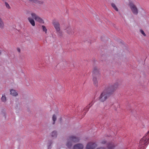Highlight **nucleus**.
<instances>
[{"label": "nucleus", "instance_id": "obj_3", "mask_svg": "<svg viewBox=\"0 0 149 149\" xmlns=\"http://www.w3.org/2000/svg\"><path fill=\"white\" fill-rule=\"evenodd\" d=\"M79 141L78 138L73 135L68 137L67 139V142L66 145L68 148H71L73 143L78 142Z\"/></svg>", "mask_w": 149, "mask_h": 149}, {"label": "nucleus", "instance_id": "obj_29", "mask_svg": "<svg viewBox=\"0 0 149 149\" xmlns=\"http://www.w3.org/2000/svg\"><path fill=\"white\" fill-rule=\"evenodd\" d=\"M97 149H105L104 148L101 147L99 148H97Z\"/></svg>", "mask_w": 149, "mask_h": 149}, {"label": "nucleus", "instance_id": "obj_13", "mask_svg": "<svg viewBox=\"0 0 149 149\" xmlns=\"http://www.w3.org/2000/svg\"><path fill=\"white\" fill-rule=\"evenodd\" d=\"M10 94L14 96H16L18 95L17 92L15 91L13 89L10 90Z\"/></svg>", "mask_w": 149, "mask_h": 149}, {"label": "nucleus", "instance_id": "obj_21", "mask_svg": "<svg viewBox=\"0 0 149 149\" xmlns=\"http://www.w3.org/2000/svg\"><path fill=\"white\" fill-rule=\"evenodd\" d=\"M29 1L30 2L34 3H40V1H38V0H29Z\"/></svg>", "mask_w": 149, "mask_h": 149}, {"label": "nucleus", "instance_id": "obj_19", "mask_svg": "<svg viewBox=\"0 0 149 149\" xmlns=\"http://www.w3.org/2000/svg\"><path fill=\"white\" fill-rule=\"evenodd\" d=\"M111 6L116 11H118V9L116 6V5L113 3H112L111 4Z\"/></svg>", "mask_w": 149, "mask_h": 149}, {"label": "nucleus", "instance_id": "obj_9", "mask_svg": "<svg viewBox=\"0 0 149 149\" xmlns=\"http://www.w3.org/2000/svg\"><path fill=\"white\" fill-rule=\"evenodd\" d=\"M53 24L56 31H59L60 30V24L58 22L56 21L53 22Z\"/></svg>", "mask_w": 149, "mask_h": 149}, {"label": "nucleus", "instance_id": "obj_23", "mask_svg": "<svg viewBox=\"0 0 149 149\" xmlns=\"http://www.w3.org/2000/svg\"><path fill=\"white\" fill-rule=\"evenodd\" d=\"M42 28L43 31L45 32L46 33L47 31V29H46V27L44 26H42Z\"/></svg>", "mask_w": 149, "mask_h": 149}, {"label": "nucleus", "instance_id": "obj_27", "mask_svg": "<svg viewBox=\"0 0 149 149\" xmlns=\"http://www.w3.org/2000/svg\"><path fill=\"white\" fill-rule=\"evenodd\" d=\"M101 143L103 144H104L106 143V141H103L101 142Z\"/></svg>", "mask_w": 149, "mask_h": 149}, {"label": "nucleus", "instance_id": "obj_14", "mask_svg": "<svg viewBox=\"0 0 149 149\" xmlns=\"http://www.w3.org/2000/svg\"><path fill=\"white\" fill-rule=\"evenodd\" d=\"M28 19L29 22L33 26H35V22L34 19H33L31 17H29L28 18Z\"/></svg>", "mask_w": 149, "mask_h": 149}, {"label": "nucleus", "instance_id": "obj_30", "mask_svg": "<svg viewBox=\"0 0 149 149\" xmlns=\"http://www.w3.org/2000/svg\"><path fill=\"white\" fill-rule=\"evenodd\" d=\"M1 50H0V55L1 54Z\"/></svg>", "mask_w": 149, "mask_h": 149}, {"label": "nucleus", "instance_id": "obj_4", "mask_svg": "<svg viewBox=\"0 0 149 149\" xmlns=\"http://www.w3.org/2000/svg\"><path fill=\"white\" fill-rule=\"evenodd\" d=\"M99 71L96 68H95L93 71V81L94 85L97 86L98 83L97 80V77L99 76Z\"/></svg>", "mask_w": 149, "mask_h": 149}, {"label": "nucleus", "instance_id": "obj_1", "mask_svg": "<svg viewBox=\"0 0 149 149\" xmlns=\"http://www.w3.org/2000/svg\"><path fill=\"white\" fill-rule=\"evenodd\" d=\"M118 85V83L116 82L113 85L107 86L100 94L99 98V100L101 102L105 101L116 90Z\"/></svg>", "mask_w": 149, "mask_h": 149}, {"label": "nucleus", "instance_id": "obj_6", "mask_svg": "<svg viewBox=\"0 0 149 149\" xmlns=\"http://www.w3.org/2000/svg\"><path fill=\"white\" fill-rule=\"evenodd\" d=\"M31 15L32 17L34 18L36 21L40 23H43V20L35 13H31Z\"/></svg>", "mask_w": 149, "mask_h": 149}, {"label": "nucleus", "instance_id": "obj_7", "mask_svg": "<svg viewBox=\"0 0 149 149\" xmlns=\"http://www.w3.org/2000/svg\"><path fill=\"white\" fill-rule=\"evenodd\" d=\"M65 32L70 36L73 35L74 33V29L71 26H68L65 29Z\"/></svg>", "mask_w": 149, "mask_h": 149}, {"label": "nucleus", "instance_id": "obj_10", "mask_svg": "<svg viewBox=\"0 0 149 149\" xmlns=\"http://www.w3.org/2000/svg\"><path fill=\"white\" fill-rule=\"evenodd\" d=\"M46 41L48 42L51 43L54 40V38L52 35L47 37L46 39Z\"/></svg>", "mask_w": 149, "mask_h": 149}, {"label": "nucleus", "instance_id": "obj_5", "mask_svg": "<svg viewBox=\"0 0 149 149\" xmlns=\"http://www.w3.org/2000/svg\"><path fill=\"white\" fill-rule=\"evenodd\" d=\"M129 6L133 13L137 15L138 13V10L136 6L132 3H130Z\"/></svg>", "mask_w": 149, "mask_h": 149}, {"label": "nucleus", "instance_id": "obj_18", "mask_svg": "<svg viewBox=\"0 0 149 149\" xmlns=\"http://www.w3.org/2000/svg\"><path fill=\"white\" fill-rule=\"evenodd\" d=\"M1 100L2 102H5L6 101V97L5 94H3L2 95L1 98Z\"/></svg>", "mask_w": 149, "mask_h": 149}, {"label": "nucleus", "instance_id": "obj_28", "mask_svg": "<svg viewBox=\"0 0 149 149\" xmlns=\"http://www.w3.org/2000/svg\"><path fill=\"white\" fill-rule=\"evenodd\" d=\"M17 51H18L19 52H20V49H19V48H17Z\"/></svg>", "mask_w": 149, "mask_h": 149}, {"label": "nucleus", "instance_id": "obj_20", "mask_svg": "<svg viewBox=\"0 0 149 149\" xmlns=\"http://www.w3.org/2000/svg\"><path fill=\"white\" fill-rule=\"evenodd\" d=\"M56 120V117L55 115H54L52 117V120H53V124H54L55 123V122Z\"/></svg>", "mask_w": 149, "mask_h": 149}, {"label": "nucleus", "instance_id": "obj_26", "mask_svg": "<svg viewBox=\"0 0 149 149\" xmlns=\"http://www.w3.org/2000/svg\"><path fill=\"white\" fill-rule=\"evenodd\" d=\"M52 141L51 140H50L48 141V144L49 146H50L52 144Z\"/></svg>", "mask_w": 149, "mask_h": 149}, {"label": "nucleus", "instance_id": "obj_8", "mask_svg": "<svg viewBox=\"0 0 149 149\" xmlns=\"http://www.w3.org/2000/svg\"><path fill=\"white\" fill-rule=\"evenodd\" d=\"M97 146L95 143L90 142L87 144L86 148V149H94L97 147Z\"/></svg>", "mask_w": 149, "mask_h": 149}, {"label": "nucleus", "instance_id": "obj_25", "mask_svg": "<svg viewBox=\"0 0 149 149\" xmlns=\"http://www.w3.org/2000/svg\"><path fill=\"white\" fill-rule=\"evenodd\" d=\"M140 31L141 33L143 35V36H146V34L144 33V31L143 30H140Z\"/></svg>", "mask_w": 149, "mask_h": 149}, {"label": "nucleus", "instance_id": "obj_11", "mask_svg": "<svg viewBox=\"0 0 149 149\" xmlns=\"http://www.w3.org/2000/svg\"><path fill=\"white\" fill-rule=\"evenodd\" d=\"M83 146L82 144L80 143H78L74 145L73 149H83Z\"/></svg>", "mask_w": 149, "mask_h": 149}, {"label": "nucleus", "instance_id": "obj_15", "mask_svg": "<svg viewBox=\"0 0 149 149\" xmlns=\"http://www.w3.org/2000/svg\"><path fill=\"white\" fill-rule=\"evenodd\" d=\"M115 146L113 143L112 142L109 143L107 144V148L108 149H113Z\"/></svg>", "mask_w": 149, "mask_h": 149}, {"label": "nucleus", "instance_id": "obj_22", "mask_svg": "<svg viewBox=\"0 0 149 149\" xmlns=\"http://www.w3.org/2000/svg\"><path fill=\"white\" fill-rule=\"evenodd\" d=\"M57 34L58 35V36L60 37H61L62 36V32L60 31V30L59 31H56Z\"/></svg>", "mask_w": 149, "mask_h": 149}, {"label": "nucleus", "instance_id": "obj_2", "mask_svg": "<svg viewBox=\"0 0 149 149\" xmlns=\"http://www.w3.org/2000/svg\"><path fill=\"white\" fill-rule=\"evenodd\" d=\"M149 143V131L146 134L140 141L139 145V149H145V146Z\"/></svg>", "mask_w": 149, "mask_h": 149}, {"label": "nucleus", "instance_id": "obj_17", "mask_svg": "<svg viewBox=\"0 0 149 149\" xmlns=\"http://www.w3.org/2000/svg\"><path fill=\"white\" fill-rule=\"evenodd\" d=\"M4 24L3 21L0 17V28L1 29H3L4 27Z\"/></svg>", "mask_w": 149, "mask_h": 149}, {"label": "nucleus", "instance_id": "obj_24", "mask_svg": "<svg viewBox=\"0 0 149 149\" xmlns=\"http://www.w3.org/2000/svg\"><path fill=\"white\" fill-rule=\"evenodd\" d=\"M5 4L6 7V8H8V9H10V7L9 5L8 4V3L7 2H5Z\"/></svg>", "mask_w": 149, "mask_h": 149}, {"label": "nucleus", "instance_id": "obj_16", "mask_svg": "<svg viewBox=\"0 0 149 149\" xmlns=\"http://www.w3.org/2000/svg\"><path fill=\"white\" fill-rule=\"evenodd\" d=\"M51 136L52 137L56 138L57 136L56 132L55 131L52 132L51 133Z\"/></svg>", "mask_w": 149, "mask_h": 149}, {"label": "nucleus", "instance_id": "obj_12", "mask_svg": "<svg viewBox=\"0 0 149 149\" xmlns=\"http://www.w3.org/2000/svg\"><path fill=\"white\" fill-rule=\"evenodd\" d=\"M93 104L92 103V102H91V103L89 104L84 109V115H85L86 114V112L88 111L89 109L92 106Z\"/></svg>", "mask_w": 149, "mask_h": 149}]
</instances>
